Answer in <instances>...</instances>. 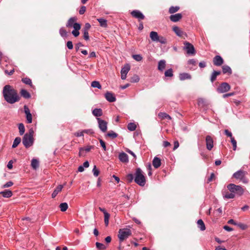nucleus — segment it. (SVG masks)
Here are the masks:
<instances>
[{
    "label": "nucleus",
    "mask_w": 250,
    "mask_h": 250,
    "mask_svg": "<svg viewBox=\"0 0 250 250\" xmlns=\"http://www.w3.org/2000/svg\"><path fill=\"white\" fill-rule=\"evenodd\" d=\"M2 93L4 100L9 104H13L20 100L17 91L10 85L4 86Z\"/></svg>",
    "instance_id": "f257e3e1"
},
{
    "label": "nucleus",
    "mask_w": 250,
    "mask_h": 250,
    "mask_svg": "<svg viewBox=\"0 0 250 250\" xmlns=\"http://www.w3.org/2000/svg\"><path fill=\"white\" fill-rule=\"evenodd\" d=\"M126 179L128 183H131L134 180L137 184L141 187L144 186L146 183L144 173L140 168H136L134 174H128L126 176Z\"/></svg>",
    "instance_id": "f03ea898"
},
{
    "label": "nucleus",
    "mask_w": 250,
    "mask_h": 250,
    "mask_svg": "<svg viewBox=\"0 0 250 250\" xmlns=\"http://www.w3.org/2000/svg\"><path fill=\"white\" fill-rule=\"evenodd\" d=\"M77 18L76 17H71L67 21L66 26L67 27H73L74 30L72 31V35L75 37H78L79 34V30L81 29V25L80 23L76 22Z\"/></svg>",
    "instance_id": "7ed1b4c3"
},
{
    "label": "nucleus",
    "mask_w": 250,
    "mask_h": 250,
    "mask_svg": "<svg viewBox=\"0 0 250 250\" xmlns=\"http://www.w3.org/2000/svg\"><path fill=\"white\" fill-rule=\"evenodd\" d=\"M33 135L34 131L32 128L30 129L28 132L24 135L22 143L26 148H29L33 145L34 142Z\"/></svg>",
    "instance_id": "20e7f679"
},
{
    "label": "nucleus",
    "mask_w": 250,
    "mask_h": 250,
    "mask_svg": "<svg viewBox=\"0 0 250 250\" xmlns=\"http://www.w3.org/2000/svg\"><path fill=\"white\" fill-rule=\"evenodd\" d=\"M149 37L153 42H159L163 44H165L167 43V39L164 36H159L156 31L150 32Z\"/></svg>",
    "instance_id": "39448f33"
},
{
    "label": "nucleus",
    "mask_w": 250,
    "mask_h": 250,
    "mask_svg": "<svg viewBox=\"0 0 250 250\" xmlns=\"http://www.w3.org/2000/svg\"><path fill=\"white\" fill-rule=\"evenodd\" d=\"M228 189L230 192H232L235 195L240 196L244 193V189L240 186L233 184H229L227 186Z\"/></svg>",
    "instance_id": "423d86ee"
},
{
    "label": "nucleus",
    "mask_w": 250,
    "mask_h": 250,
    "mask_svg": "<svg viewBox=\"0 0 250 250\" xmlns=\"http://www.w3.org/2000/svg\"><path fill=\"white\" fill-rule=\"evenodd\" d=\"M131 231L129 229L125 228L120 229L119 230V234L118 235L120 242H122L129 236H131Z\"/></svg>",
    "instance_id": "0eeeda50"
},
{
    "label": "nucleus",
    "mask_w": 250,
    "mask_h": 250,
    "mask_svg": "<svg viewBox=\"0 0 250 250\" xmlns=\"http://www.w3.org/2000/svg\"><path fill=\"white\" fill-rule=\"evenodd\" d=\"M246 172L242 170H239L233 174V177L236 179L241 180L244 183H247L248 180L245 178Z\"/></svg>",
    "instance_id": "6e6552de"
},
{
    "label": "nucleus",
    "mask_w": 250,
    "mask_h": 250,
    "mask_svg": "<svg viewBox=\"0 0 250 250\" xmlns=\"http://www.w3.org/2000/svg\"><path fill=\"white\" fill-rule=\"evenodd\" d=\"M184 44V49L187 51L188 54L194 55L195 54L194 47L192 44L187 42H185Z\"/></svg>",
    "instance_id": "1a4fd4ad"
},
{
    "label": "nucleus",
    "mask_w": 250,
    "mask_h": 250,
    "mask_svg": "<svg viewBox=\"0 0 250 250\" xmlns=\"http://www.w3.org/2000/svg\"><path fill=\"white\" fill-rule=\"evenodd\" d=\"M230 89V86L227 83H222L217 88L219 93H223L228 92Z\"/></svg>",
    "instance_id": "9d476101"
},
{
    "label": "nucleus",
    "mask_w": 250,
    "mask_h": 250,
    "mask_svg": "<svg viewBox=\"0 0 250 250\" xmlns=\"http://www.w3.org/2000/svg\"><path fill=\"white\" fill-rule=\"evenodd\" d=\"M97 121L98 122V126L100 130L103 132H105L107 130L106 122L99 118H97Z\"/></svg>",
    "instance_id": "9b49d317"
},
{
    "label": "nucleus",
    "mask_w": 250,
    "mask_h": 250,
    "mask_svg": "<svg viewBox=\"0 0 250 250\" xmlns=\"http://www.w3.org/2000/svg\"><path fill=\"white\" fill-rule=\"evenodd\" d=\"M131 15L132 17L138 19L139 20H143L145 19V16L143 15V14L138 10H133L131 12Z\"/></svg>",
    "instance_id": "f8f14e48"
},
{
    "label": "nucleus",
    "mask_w": 250,
    "mask_h": 250,
    "mask_svg": "<svg viewBox=\"0 0 250 250\" xmlns=\"http://www.w3.org/2000/svg\"><path fill=\"white\" fill-rule=\"evenodd\" d=\"M130 70V66L129 64H126L123 68H122L121 71V79L122 80H125L126 78L127 73Z\"/></svg>",
    "instance_id": "ddd939ff"
},
{
    "label": "nucleus",
    "mask_w": 250,
    "mask_h": 250,
    "mask_svg": "<svg viewBox=\"0 0 250 250\" xmlns=\"http://www.w3.org/2000/svg\"><path fill=\"white\" fill-rule=\"evenodd\" d=\"M206 142L207 148L208 150H210L213 146V139L211 137V136L208 135L206 137Z\"/></svg>",
    "instance_id": "4468645a"
},
{
    "label": "nucleus",
    "mask_w": 250,
    "mask_h": 250,
    "mask_svg": "<svg viewBox=\"0 0 250 250\" xmlns=\"http://www.w3.org/2000/svg\"><path fill=\"white\" fill-rule=\"evenodd\" d=\"M213 64L216 66H220L223 63V59L219 55L216 56L213 58Z\"/></svg>",
    "instance_id": "2eb2a0df"
},
{
    "label": "nucleus",
    "mask_w": 250,
    "mask_h": 250,
    "mask_svg": "<svg viewBox=\"0 0 250 250\" xmlns=\"http://www.w3.org/2000/svg\"><path fill=\"white\" fill-rule=\"evenodd\" d=\"M105 98L106 100L109 102H114L116 100L114 95L110 92H107L105 94Z\"/></svg>",
    "instance_id": "dca6fc26"
},
{
    "label": "nucleus",
    "mask_w": 250,
    "mask_h": 250,
    "mask_svg": "<svg viewBox=\"0 0 250 250\" xmlns=\"http://www.w3.org/2000/svg\"><path fill=\"white\" fill-rule=\"evenodd\" d=\"M182 18V15L181 13H177L174 15H171L169 17L171 21L173 22H177L179 21Z\"/></svg>",
    "instance_id": "f3484780"
},
{
    "label": "nucleus",
    "mask_w": 250,
    "mask_h": 250,
    "mask_svg": "<svg viewBox=\"0 0 250 250\" xmlns=\"http://www.w3.org/2000/svg\"><path fill=\"white\" fill-rule=\"evenodd\" d=\"M119 159L120 161L123 163H126L128 162V155L125 152H122L119 154Z\"/></svg>",
    "instance_id": "a211bd4d"
},
{
    "label": "nucleus",
    "mask_w": 250,
    "mask_h": 250,
    "mask_svg": "<svg viewBox=\"0 0 250 250\" xmlns=\"http://www.w3.org/2000/svg\"><path fill=\"white\" fill-rule=\"evenodd\" d=\"M152 165L155 168L160 167L161 165L160 159L157 157H155L152 161Z\"/></svg>",
    "instance_id": "6ab92c4d"
},
{
    "label": "nucleus",
    "mask_w": 250,
    "mask_h": 250,
    "mask_svg": "<svg viewBox=\"0 0 250 250\" xmlns=\"http://www.w3.org/2000/svg\"><path fill=\"white\" fill-rule=\"evenodd\" d=\"M191 75L187 73H182L179 74V79L181 81L191 79Z\"/></svg>",
    "instance_id": "aec40b11"
},
{
    "label": "nucleus",
    "mask_w": 250,
    "mask_h": 250,
    "mask_svg": "<svg viewBox=\"0 0 250 250\" xmlns=\"http://www.w3.org/2000/svg\"><path fill=\"white\" fill-rule=\"evenodd\" d=\"M0 194L2 195L4 198H10L12 195V192L10 190H5L0 192Z\"/></svg>",
    "instance_id": "412c9836"
},
{
    "label": "nucleus",
    "mask_w": 250,
    "mask_h": 250,
    "mask_svg": "<svg viewBox=\"0 0 250 250\" xmlns=\"http://www.w3.org/2000/svg\"><path fill=\"white\" fill-rule=\"evenodd\" d=\"M93 148V146H87L86 147H81L79 150V155H83V151L88 152Z\"/></svg>",
    "instance_id": "4be33fe9"
},
{
    "label": "nucleus",
    "mask_w": 250,
    "mask_h": 250,
    "mask_svg": "<svg viewBox=\"0 0 250 250\" xmlns=\"http://www.w3.org/2000/svg\"><path fill=\"white\" fill-rule=\"evenodd\" d=\"M63 188V186L60 185H59L54 190L52 193V198H55L59 192H60Z\"/></svg>",
    "instance_id": "5701e85b"
},
{
    "label": "nucleus",
    "mask_w": 250,
    "mask_h": 250,
    "mask_svg": "<svg viewBox=\"0 0 250 250\" xmlns=\"http://www.w3.org/2000/svg\"><path fill=\"white\" fill-rule=\"evenodd\" d=\"M166 67V61L164 60H160L158 62V69L159 70L162 71Z\"/></svg>",
    "instance_id": "b1692460"
},
{
    "label": "nucleus",
    "mask_w": 250,
    "mask_h": 250,
    "mask_svg": "<svg viewBox=\"0 0 250 250\" xmlns=\"http://www.w3.org/2000/svg\"><path fill=\"white\" fill-rule=\"evenodd\" d=\"M158 117L162 120L167 119L168 120H171V117L167 113L165 112H160L158 114Z\"/></svg>",
    "instance_id": "393cba45"
},
{
    "label": "nucleus",
    "mask_w": 250,
    "mask_h": 250,
    "mask_svg": "<svg viewBox=\"0 0 250 250\" xmlns=\"http://www.w3.org/2000/svg\"><path fill=\"white\" fill-rule=\"evenodd\" d=\"M32 167L34 169H37L39 167V162L36 159H33L31 161V164Z\"/></svg>",
    "instance_id": "a878e982"
},
{
    "label": "nucleus",
    "mask_w": 250,
    "mask_h": 250,
    "mask_svg": "<svg viewBox=\"0 0 250 250\" xmlns=\"http://www.w3.org/2000/svg\"><path fill=\"white\" fill-rule=\"evenodd\" d=\"M92 114L96 117H100L103 114V111L101 108H95L92 111Z\"/></svg>",
    "instance_id": "bb28decb"
},
{
    "label": "nucleus",
    "mask_w": 250,
    "mask_h": 250,
    "mask_svg": "<svg viewBox=\"0 0 250 250\" xmlns=\"http://www.w3.org/2000/svg\"><path fill=\"white\" fill-rule=\"evenodd\" d=\"M173 31L175 33V34L179 37L182 36L183 34V32L180 29V28L178 26H174L172 28Z\"/></svg>",
    "instance_id": "cd10ccee"
},
{
    "label": "nucleus",
    "mask_w": 250,
    "mask_h": 250,
    "mask_svg": "<svg viewBox=\"0 0 250 250\" xmlns=\"http://www.w3.org/2000/svg\"><path fill=\"white\" fill-rule=\"evenodd\" d=\"M222 71L224 74H231L232 71L230 67L228 65H225L222 66Z\"/></svg>",
    "instance_id": "c85d7f7f"
},
{
    "label": "nucleus",
    "mask_w": 250,
    "mask_h": 250,
    "mask_svg": "<svg viewBox=\"0 0 250 250\" xmlns=\"http://www.w3.org/2000/svg\"><path fill=\"white\" fill-rule=\"evenodd\" d=\"M221 74V71H214L210 77V81L212 83H213L216 79L217 76Z\"/></svg>",
    "instance_id": "c756f323"
},
{
    "label": "nucleus",
    "mask_w": 250,
    "mask_h": 250,
    "mask_svg": "<svg viewBox=\"0 0 250 250\" xmlns=\"http://www.w3.org/2000/svg\"><path fill=\"white\" fill-rule=\"evenodd\" d=\"M21 96L25 99H29L31 97L30 93L26 90L24 89L21 90Z\"/></svg>",
    "instance_id": "7c9ffc66"
},
{
    "label": "nucleus",
    "mask_w": 250,
    "mask_h": 250,
    "mask_svg": "<svg viewBox=\"0 0 250 250\" xmlns=\"http://www.w3.org/2000/svg\"><path fill=\"white\" fill-rule=\"evenodd\" d=\"M198 227L201 230L203 231L206 229L205 224L202 219H199L197 221Z\"/></svg>",
    "instance_id": "2f4dec72"
},
{
    "label": "nucleus",
    "mask_w": 250,
    "mask_h": 250,
    "mask_svg": "<svg viewBox=\"0 0 250 250\" xmlns=\"http://www.w3.org/2000/svg\"><path fill=\"white\" fill-rule=\"evenodd\" d=\"M97 21L99 22L100 26L103 27H106L107 26V21L103 18H99L97 19Z\"/></svg>",
    "instance_id": "473e14b6"
},
{
    "label": "nucleus",
    "mask_w": 250,
    "mask_h": 250,
    "mask_svg": "<svg viewBox=\"0 0 250 250\" xmlns=\"http://www.w3.org/2000/svg\"><path fill=\"white\" fill-rule=\"evenodd\" d=\"M21 138L20 137H16L14 142H13V145H12V148H16L19 145V144L21 143Z\"/></svg>",
    "instance_id": "72a5a7b5"
},
{
    "label": "nucleus",
    "mask_w": 250,
    "mask_h": 250,
    "mask_svg": "<svg viewBox=\"0 0 250 250\" xmlns=\"http://www.w3.org/2000/svg\"><path fill=\"white\" fill-rule=\"evenodd\" d=\"M18 128L19 129V133L20 135H22L25 132L24 125L22 123H20L18 125Z\"/></svg>",
    "instance_id": "f704fd0d"
},
{
    "label": "nucleus",
    "mask_w": 250,
    "mask_h": 250,
    "mask_svg": "<svg viewBox=\"0 0 250 250\" xmlns=\"http://www.w3.org/2000/svg\"><path fill=\"white\" fill-rule=\"evenodd\" d=\"M136 127V125L133 123H130L127 125V129L131 131H134Z\"/></svg>",
    "instance_id": "c9c22d12"
},
{
    "label": "nucleus",
    "mask_w": 250,
    "mask_h": 250,
    "mask_svg": "<svg viewBox=\"0 0 250 250\" xmlns=\"http://www.w3.org/2000/svg\"><path fill=\"white\" fill-rule=\"evenodd\" d=\"M60 208L62 211L64 212L68 208V205L66 203H62L60 205Z\"/></svg>",
    "instance_id": "e433bc0d"
},
{
    "label": "nucleus",
    "mask_w": 250,
    "mask_h": 250,
    "mask_svg": "<svg viewBox=\"0 0 250 250\" xmlns=\"http://www.w3.org/2000/svg\"><path fill=\"white\" fill-rule=\"evenodd\" d=\"M91 85L93 87L97 88L98 89H101L102 86L100 83L98 81H93L91 83Z\"/></svg>",
    "instance_id": "4c0bfd02"
},
{
    "label": "nucleus",
    "mask_w": 250,
    "mask_h": 250,
    "mask_svg": "<svg viewBox=\"0 0 250 250\" xmlns=\"http://www.w3.org/2000/svg\"><path fill=\"white\" fill-rule=\"evenodd\" d=\"M173 75V70L171 68L167 69L165 72V76L166 77H171Z\"/></svg>",
    "instance_id": "58836bf2"
},
{
    "label": "nucleus",
    "mask_w": 250,
    "mask_h": 250,
    "mask_svg": "<svg viewBox=\"0 0 250 250\" xmlns=\"http://www.w3.org/2000/svg\"><path fill=\"white\" fill-rule=\"evenodd\" d=\"M235 194L232 192H227L224 195V198L227 199H233L235 197Z\"/></svg>",
    "instance_id": "ea45409f"
},
{
    "label": "nucleus",
    "mask_w": 250,
    "mask_h": 250,
    "mask_svg": "<svg viewBox=\"0 0 250 250\" xmlns=\"http://www.w3.org/2000/svg\"><path fill=\"white\" fill-rule=\"evenodd\" d=\"M179 6H171L169 9V12L170 14L174 13L178 11L179 10Z\"/></svg>",
    "instance_id": "a19ab883"
},
{
    "label": "nucleus",
    "mask_w": 250,
    "mask_h": 250,
    "mask_svg": "<svg viewBox=\"0 0 250 250\" xmlns=\"http://www.w3.org/2000/svg\"><path fill=\"white\" fill-rule=\"evenodd\" d=\"M108 137H109L112 139L115 138L118 136V134L114 132L113 131H110L108 132L106 134Z\"/></svg>",
    "instance_id": "79ce46f5"
},
{
    "label": "nucleus",
    "mask_w": 250,
    "mask_h": 250,
    "mask_svg": "<svg viewBox=\"0 0 250 250\" xmlns=\"http://www.w3.org/2000/svg\"><path fill=\"white\" fill-rule=\"evenodd\" d=\"M22 82L26 84L30 85L31 86H32L31 80L29 78H23L22 79Z\"/></svg>",
    "instance_id": "37998d69"
},
{
    "label": "nucleus",
    "mask_w": 250,
    "mask_h": 250,
    "mask_svg": "<svg viewBox=\"0 0 250 250\" xmlns=\"http://www.w3.org/2000/svg\"><path fill=\"white\" fill-rule=\"evenodd\" d=\"M59 33L62 37H65L67 36V32L63 27L60 29Z\"/></svg>",
    "instance_id": "c03bdc74"
},
{
    "label": "nucleus",
    "mask_w": 250,
    "mask_h": 250,
    "mask_svg": "<svg viewBox=\"0 0 250 250\" xmlns=\"http://www.w3.org/2000/svg\"><path fill=\"white\" fill-rule=\"evenodd\" d=\"M110 214L109 213L104 215V221L106 226H107L109 223V219Z\"/></svg>",
    "instance_id": "a18cd8bd"
},
{
    "label": "nucleus",
    "mask_w": 250,
    "mask_h": 250,
    "mask_svg": "<svg viewBox=\"0 0 250 250\" xmlns=\"http://www.w3.org/2000/svg\"><path fill=\"white\" fill-rule=\"evenodd\" d=\"M140 80L139 76L137 75H134L133 77H131L130 82L132 83H137Z\"/></svg>",
    "instance_id": "49530a36"
},
{
    "label": "nucleus",
    "mask_w": 250,
    "mask_h": 250,
    "mask_svg": "<svg viewBox=\"0 0 250 250\" xmlns=\"http://www.w3.org/2000/svg\"><path fill=\"white\" fill-rule=\"evenodd\" d=\"M230 140L231 143L233 146V150H236L237 147V142L233 137H231Z\"/></svg>",
    "instance_id": "de8ad7c7"
},
{
    "label": "nucleus",
    "mask_w": 250,
    "mask_h": 250,
    "mask_svg": "<svg viewBox=\"0 0 250 250\" xmlns=\"http://www.w3.org/2000/svg\"><path fill=\"white\" fill-rule=\"evenodd\" d=\"M93 175L95 177H97L99 174V170L97 168L96 166H94L92 169Z\"/></svg>",
    "instance_id": "09e8293b"
},
{
    "label": "nucleus",
    "mask_w": 250,
    "mask_h": 250,
    "mask_svg": "<svg viewBox=\"0 0 250 250\" xmlns=\"http://www.w3.org/2000/svg\"><path fill=\"white\" fill-rule=\"evenodd\" d=\"M132 57H133V58L135 60H136L137 61H138V62L139 61H141L142 60V59H143L142 56L141 55H140V54L134 55H133Z\"/></svg>",
    "instance_id": "8fccbe9b"
},
{
    "label": "nucleus",
    "mask_w": 250,
    "mask_h": 250,
    "mask_svg": "<svg viewBox=\"0 0 250 250\" xmlns=\"http://www.w3.org/2000/svg\"><path fill=\"white\" fill-rule=\"evenodd\" d=\"M96 247L100 250H104L105 249V247L104 245L102 243L96 242Z\"/></svg>",
    "instance_id": "3c124183"
},
{
    "label": "nucleus",
    "mask_w": 250,
    "mask_h": 250,
    "mask_svg": "<svg viewBox=\"0 0 250 250\" xmlns=\"http://www.w3.org/2000/svg\"><path fill=\"white\" fill-rule=\"evenodd\" d=\"M236 226L243 230H245L247 228V226L246 225L241 223H237Z\"/></svg>",
    "instance_id": "603ef678"
},
{
    "label": "nucleus",
    "mask_w": 250,
    "mask_h": 250,
    "mask_svg": "<svg viewBox=\"0 0 250 250\" xmlns=\"http://www.w3.org/2000/svg\"><path fill=\"white\" fill-rule=\"evenodd\" d=\"M26 118L27 120V122L28 124H30L32 122V116L31 114L26 115Z\"/></svg>",
    "instance_id": "864d4df0"
},
{
    "label": "nucleus",
    "mask_w": 250,
    "mask_h": 250,
    "mask_svg": "<svg viewBox=\"0 0 250 250\" xmlns=\"http://www.w3.org/2000/svg\"><path fill=\"white\" fill-rule=\"evenodd\" d=\"M83 39L86 41L89 40V37L88 35V31H83Z\"/></svg>",
    "instance_id": "5fc2aeb1"
},
{
    "label": "nucleus",
    "mask_w": 250,
    "mask_h": 250,
    "mask_svg": "<svg viewBox=\"0 0 250 250\" xmlns=\"http://www.w3.org/2000/svg\"><path fill=\"white\" fill-rule=\"evenodd\" d=\"M13 183L12 181H9L8 182H7L6 183H5L4 185H3L2 186V188H8V187H10L13 186Z\"/></svg>",
    "instance_id": "6e6d98bb"
},
{
    "label": "nucleus",
    "mask_w": 250,
    "mask_h": 250,
    "mask_svg": "<svg viewBox=\"0 0 250 250\" xmlns=\"http://www.w3.org/2000/svg\"><path fill=\"white\" fill-rule=\"evenodd\" d=\"M74 135L77 137L83 136V130H79L74 133Z\"/></svg>",
    "instance_id": "4d7b16f0"
},
{
    "label": "nucleus",
    "mask_w": 250,
    "mask_h": 250,
    "mask_svg": "<svg viewBox=\"0 0 250 250\" xmlns=\"http://www.w3.org/2000/svg\"><path fill=\"white\" fill-rule=\"evenodd\" d=\"M188 64H191L192 65L195 66V65H196V64L197 63V62L195 60L192 59H190L188 61Z\"/></svg>",
    "instance_id": "13d9d810"
},
{
    "label": "nucleus",
    "mask_w": 250,
    "mask_h": 250,
    "mask_svg": "<svg viewBox=\"0 0 250 250\" xmlns=\"http://www.w3.org/2000/svg\"><path fill=\"white\" fill-rule=\"evenodd\" d=\"M99 141H100V143L101 144V146L103 147V149L104 151H106V145H105V142L103 140H102V139H100Z\"/></svg>",
    "instance_id": "bf43d9fd"
},
{
    "label": "nucleus",
    "mask_w": 250,
    "mask_h": 250,
    "mask_svg": "<svg viewBox=\"0 0 250 250\" xmlns=\"http://www.w3.org/2000/svg\"><path fill=\"white\" fill-rule=\"evenodd\" d=\"M91 27V25L89 23H86L85 24L84 27H83V31H88L89 29Z\"/></svg>",
    "instance_id": "052dcab7"
},
{
    "label": "nucleus",
    "mask_w": 250,
    "mask_h": 250,
    "mask_svg": "<svg viewBox=\"0 0 250 250\" xmlns=\"http://www.w3.org/2000/svg\"><path fill=\"white\" fill-rule=\"evenodd\" d=\"M66 46L70 50L72 49L73 48V43L71 41H68L66 43Z\"/></svg>",
    "instance_id": "680f3d73"
},
{
    "label": "nucleus",
    "mask_w": 250,
    "mask_h": 250,
    "mask_svg": "<svg viewBox=\"0 0 250 250\" xmlns=\"http://www.w3.org/2000/svg\"><path fill=\"white\" fill-rule=\"evenodd\" d=\"M83 134H92L94 133L92 129H84L83 130Z\"/></svg>",
    "instance_id": "e2e57ef3"
},
{
    "label": "nucleus",
    "mask_w": 250,
    "mask_h": 250,
    "mask_svg": "<svg viewBox=\"0 0 250 250\" xmlns=\"http://www.w3.org/2000/svg\"><path fill=\"white\" fill-rule=\"evenodd\" d=\"M85 11H86V7H85V6H82L81 7V8H80V10H79V14H80V15H83V14L84 13V12H85Z\"/></svg>",
    "instance_id": "0e129e2a"
},
{
    "label": "nucleus",
    "mask_w": 250,
    "mask_h": 250,
    "mask_svg": "<svg viewBox=\"0 0 250 250\" xmlns=\"http://www.w3.org/2000/svg\"><path fill=\"white\" fill-rule=\"evenodd\" d=\"M24 110L26 115L31 114L29 108L26 105L24 106Z\"/></svg>",
    "instance_id": "69168bd1"
},
{
    "label": "nucleus",
    "mask_w": 250,
    "mask_h": 250,
    "mask_svg": "<svg viewBox=\"0 0 250 250\" xmlns=\"http://www.w3.org/2000/svg\"><path fill=\"white\" fill-rule=\"evenodd\" d=\"M14 71H15V70H14V69L13 68L10 71H8L7 70H5L4 73L6 75H12L14 73Z\"/></svg>",
    "instance_id": "338daca9"
},
{
    "label": "nucleus",
    "mask_w": 250,
    "mask_h": 250,
    "mask_svg": "<svg viewBox=\"0 0 250 250\" xmlns=\"http://www.w3.org/2000/svg\"><path fill=\"white\" fill-rule=\"evenodd\" d=\"M83 45L81 42H78L76 44L75 49L76 51H78L79 50L80 47L83 46Z\"/></svg>",
    "instance_id": "774afa93"
}]
</instances>
